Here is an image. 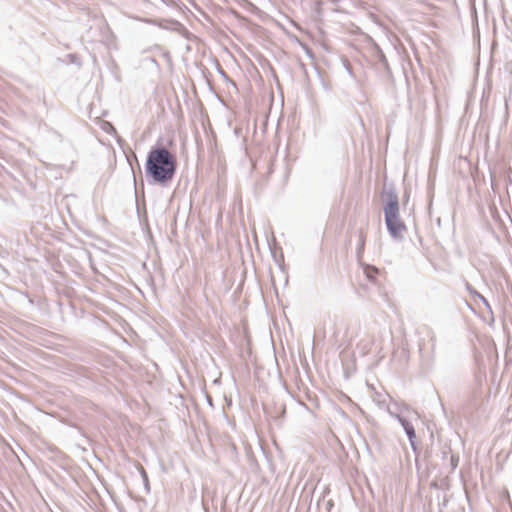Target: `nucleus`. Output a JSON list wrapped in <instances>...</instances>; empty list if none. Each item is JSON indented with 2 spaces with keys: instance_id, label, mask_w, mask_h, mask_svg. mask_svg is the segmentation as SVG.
I'll return each instance as SVG.
<instances>
[{
  "instance_id": "obj_1",
  "label": "nucleus",
  "mask_w": 512,
  "mask_h": 512,
  "mask_svg": "<svg viewBox=\"0 0 512 512\" xmlns=\"http://www.w3.org/2000/svg\"><path fill=\"white\" fill-rule=\"evenodd\" d=\"M176 158L164 146H155L150 149L145 164V175L152 182L167 185L176 173Z\"/></svg>"
},
{
  "instance_id": "obj_2",
  "label": "nucleus",
  "mask_w": 512,
  "mask_h": 512,
  "mask_svg": "<svg viewBox=\"0 0 512 512\" xmlns=\"http://www.w3.org/2000/svg\"><path fill=\"white\" fill-rule=\"evenodd\" d=\"M388 200L384 206L385 223L390 236L400 241L404 238L407 228L400 219L398 195L393 190L387 193Z\"/></svg>"
},
{
  "instance_id": "obj_3",
  "label": "nucleus",
  "mask_w": 512,
  "mask_h": 512,
  "mask_svg": "<svg viewBox=\"0 0 512 512\" xmlns=\"http://www.w3.org/2000/svg\"><path fill=\"white\" fill-rule=\"evenodd\" d=\"M387 412L392 418L396 419L401 424L405 432L407 431V429H411L414 427L412 421L408 419L406 415L412 414L414 415L415 419L419 417L416 411L412 410L409 406L405 404L398 408V412L391 410V408H388Z\"/></svg>"
},
{
  "instance_id": "obj_4",
  "label": "nucleus",
  "mask_w": 512,
  "mask_h": 512,
  "mask_svg": "<svg viewBox=\"0 0 512 512\" xmlns=\"http://www.w3.org/2000/svg\"><path fill=\"white\" fill-rule=\"evenodd\" d=\"M466 289L467 291L471 294V295H474L476 298H478L483 304L484 306L490 311L492 312V309H491V306L489 304V302L487 301V299L482 295L480 294L479 292H477L472 286H470L469 284L466 285Z\"/></svg>"
},
{
  "instance_id": "obj_5",
  "label": "nucleus",
  "mask_w": 512,
  "mask_h": 512,
  "mask_svg": "<svg viewBox=\"0 0 512 512\" xmlns=\"http://www.w3.org/2000/svg\"><path fill=\"white\" fill-rule=\"evenodd\" d=\"M365 239H366V233L361 230L359 232V240H358V245H357V255L360 257L363 250H364V246H365Z\"/></svg>"
},
{
  "instance_id": "obj_6",
  "label": "nucleus",
  "mask_w": 512,
  "mask_h": 512,
  "mask_svg": "<svg viewBox=\"0 0 512 512\" xmlns=\"http://www.w3.org/2000/svg\"><path fill=\"white\" fill-rule=\"evenodd\" d=\"M408 439H409V442H410V445L412 447L413 450L416 449V433H415V428H411V429H407V431L405 432Z\"/></svg>"
}]
</instances>
